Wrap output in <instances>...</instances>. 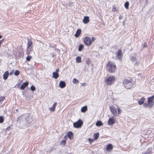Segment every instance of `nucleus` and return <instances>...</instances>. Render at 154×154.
<instances>
[{
  "instance_id": "obj_26",
  "label": "nucleus",
  "mask_w": 154,
  "mask_h": 154,
  "mask_svg": "<svg viewBox=\"0 0 154 154\" xmlns=\"http://www.w3.org/2000/svg\"><path fill=\"white\" fill-rule=\"evenodd\" d=\"M81 58L80 57H77L76 58V61L78 63H79L81 62Z\"/></svg>"
},
{
  "instance_id": "obj_45",
  "label": "nucleus",
  "mask_w": 154,
  "mask_h": 154,
  "mask_svg": "<svg viewBox=\"0 0 154 154\" xmlns=\"http://www.w3.org/2000/svg\"><path fill=\"white\" fill-rule=\"evenodd\" d=\"M2 37V36L0 35V39Z\"/></svg>"
},
{
  "instance_id": "obj_18",
  "label": "nucleus",
  "mask_w": 154,
  "mask_h": 154,
  "mask_svg": "<svg viewBox=\"0 0 154 154\" xmlns=\"http://www.w3.org/2000/svg\"><path fill=\"white\" fill-rule=\"evenodd\" d=\"M89 21V17L88 16H85L83 20V22L84 23H88Z\"/></svg>"
},
{
  "instance_id": "obj_47",
  "label": "nucleus",
  "mask_w": 154,
  "mask_h": 154,
  "mask_svg": "<svg viewBox=\"0 0 154 154\" xmlns=\"http://www.w3.org/2000/svg\"><path fill=\"white\" fill-rule=\"evenodd\" d=\"M121 17L120 16L119 17V19L120 20L121 18Z\"/></svg>"
},
{
  "instance_id": "obj_2",
  "label": "nucleus",
  "mask_w": 154,
  "mask_h": 154,
  "mask_svg": "<svg viewBox=\"0 0 154 154\" xmlns=\"http://www.w3.org/2000/svg\"><path fill=\"white\" fill-rule=\"evenodd\" d=\"M135 85V82L132 78H128L126 79V88L131 89Z\"/></svg>"
},
{
  "instance_id": "obj_30",
  "label": "nucleus",
  "mask_w": 154,
  "mask_h": 154,
  "mask_svg": "<svg viewBox=\"0 0 154 154\" xmlns=\"http://www.w3.org/2000/svg\"><path fill=\"white\" fill-rule=\"evenodd\" d=\"M73 82L74 84H78L79 83V81L75 78H74L73 80Z\"/></svg>"
},
{
  "instance_id": "obj_11",
  "label": "nucleus",
  "mask_w": 154,
  "mask_h": 154,
  "mask_svg": "<svg viewBox=\"0 0 154 154\" xmlns=\"http://www.w3.org/2000/svg\"><path fill=\"white\" fill-rule=\"evenodd\" d=\"M115 119L113 117L109 118L108 121V125H113L115 123Z\"/></svg>"
},
{
  "instance_id": "obj_31",
  "label": "nucleus",
  "mask_w": 154,
  "mask_h": 154,
  "mask_svg": "<svg viewBox=\"0 0 154 154\" xmlns=\"http://www.w3.org/2000/svg\"><path fill=\"white\" fill-rule=\"evenodd\" d=\"M32 57L31 56H29L26 57V60L27 61H29L32 58Z\"/></svg>"
},
{
  "instance_id": "obj_15",
  "label": "nucleus",
  "mask_w": 154,
  "mask_h": 154,
  "mask_svg": "<svg viewBox=\"0 0 154 154\" xmlns=\"http://www.w3.org/2000/svg\"><path fill=\"white\" fill-rule=\"evenodd\" d=\"M81 30L80 29H78L75 35V36L76 37H79L81 34Z\"/></svg>"
},
{
  "instance_id": "obj_21",
  "label": "nucleus",
  "mask_w": 154,
  "mask_h": 154,
  "mask_svg": "<svg viewBox=\"0 0 154 154\" xmlns=\"http://www.w3.org/2000/svg\"><path fill=\"white\" fill-rule=\"evenodd\" d=\"M145 99L144 97L140 99V100L138 101V103L140 105H141L143 103L145 100Z\"/></svg>"
},
{
  "instance_id": "obj_16",
  "label": "nucleus",
  "mask_w": 154,
  "mask_h": 154,
  "mask_svg": "<svg viewBox=\"0 0 154 154\" xmlns=\"http://www.w3.org/2000/svg\"><path fill=\"white\" fill-rule=\"evenodd\" d=\"M152 148L151 147L147 149L146 151L143 152L142 154H151L152 153Z\"/></svg>"
},
{
  "instance_id": "obj_37",
  "label": "nucleus",
  "mask_w": 154,
  "mask_h": 154,
  "mask_svg": "<svg viewBox=\"0 0 154 154\" xmlns=\"http://www.w3.org/2000/svg\"><path fill=\"white\" fill-rule=\"evenodd\" d=\"M117 110H118V114H120L121 112V109H120V108H119V107H118V108H117Z\"/></svg>"
},
{
  "instance_id": "obj_34",
  "label": "nucleus",
  "mask_w": 154,
  "mask_h": 154,
  "mask_svg": "<svg viewBox=\"0 0 154 154\" xmlns=\"http://www.w3.org/2000/svg\"><path fill=\"white\" fill-rule=\"evenodd\" d=\"M30 89L31 90L33 91H35L36 89L35 87L33 85H32L31 86Z\"/></svg>"
},
{
  "instance_id": "obj_10",
  "label": "nucleus",
  "mask_w": 154,
  "mask_h": 154,
  "mask_svg": "<svg viewBox=\"0 0 154 154\" xmlns=\"http://www.w3.org/2000/svg\"><path fill=\"white\" fill-rule=\"evenodd\" d=\"M59 71V69H57L55 72H53L52 73V78H54L55 79H57L59 76V75L58 73Z\"/></svg>"
},
{
  "instance_id": "obj_49",
  "label": "nucleus",
  "mask_w": 154,
  "mask_h": 154,
  "mask_svg": "<svg viewBox=\"0 0 154 154\" xmlns=\"http://www.w3.org/2000/svg\"><path fill=\"white\" fill-rule=\"evenodd\" d=\"M148 0H146V2H147Z\"/></svg>"
},
{
  "instance_id": "obj_40",
  "label": "nucleus",
  "mask_w": 154,
  "mask_h": 154,
  "mask_svg": "<svg viewBox=\"0 0 154 154\" xmlns=\"http://www.w3.org/2000/svg\"><path fill=\"white\" fill-rule=\"evenodd\" d=\"M3 41H4L3 39H2V40H1L0 41V48L1 47V44L2 43V42H3Z\"/></svg>"
},
{
  "instance_id": "obj_39",
  "label": "nucleus",
  "mask_w": 154,
  "mask_h": 154,
  "mask_svg": "<svg viewBox=\"0 0 154 154\" xmlns=\"http://www.w3.org/2000/svg\"><path fill=\"white\" fill-rule=\"evenodd\" d=\"M10 128L11 126H9L6 128V130L7 131H9L10 130Z\"/></svg>"
},
{
  "instance_id": "obj_27",
  "label": "nucleus",
  "mask_w": 154,
  "mask_h": 154,
  "mask_svg": "<svg viewBox=\"0 0 154 154\" xmlns=\"http://www.w3.org/2000/svg\"><path fill=\"white\" fill-rule=\"evenodd\" d=\"M84 45H82L81 44L80 45L79 47V48L78 49V50L79 51H82V50L84 48Z\"/></svg>"
},
{
  "instance_id": "obj_23",
  "label": "nucleus",
  "mask_w": 154,
  "mask_h": 154,
  "mask_svg": "<svg viewBox=\"0 0 154 154\" xmlns=\"http://www.w3.org/2000/svg\"><path fill=\"white\" fill-rule=\"evenodd\" d=\"M96 125L97 126H100L103 125L102 122L100 121H98L96 122Z\"/></svg>"
},
{
  "instance_id": "obj_36",
  "label": "nucleus",
  "mask_w": 154,
  "mask_h": 154,
  "mask_svg": "<svg viewBox=\"0 0 154 154\" xmlns=\"http://www.w3.org/2000/svg\"><path fill=\"white\" fill-rule=\"evenodd\" d=\"M86 62L88 65H89L91 63L90 59H87L86 61Z\"/></svg>"
},
{
  "instance_id": "obj_22",
  "label": "nucleus",
  "mask_w": 154,
  "mask_h": 154,
  "mask_svg": "<svg viewBox=\"0 0 154 154\" xmlns=\"http://www.w3.org/2000/svg\"><path fill=\"white\" fill-rule=\"evenodd\" d=\"M87 110V106H85L82 107L81 109V111L82 112H85Z\"/></svg>"
},
{
  "instance_id": "obj_35",
  "label": "nucleus",
  "mask_w": 154,
  "mask_h": 154,
  "mask_svg": "<svg viewBox=\"0 0 154 154\" xmlns=\"http://www.w3.org/2000/svg\"><path fill=\"white\" fill-rule=\"evenodd\" d=\"M129 5V3L128 2H126V8L127 9H128V6Z\"/></svg>"
},
{
  "instance_id": "obj_8",
  "label": "nucleus",
  "mask_w": 154,
  "mask_h": 154,
  "mask_svg": "<svg viewBox=\"0 0 154 154\" xmlns=\"http://www.w3.org/2000/svg\"><path fill=\"white\" fill-rule=\"evenodd\" d=\"M116 58L120 60H121L122 58L123 54L122 52V50L119 49L118 52L116 53Z\"/></svg>"
},
{
  "instance_id": "obj_3",
  "label": "nucleus",
  "mask_w": 154,
  "mask_h": 154,
  "mask_svg": "<svg viewBox=\"0 0 154 154\" xmlns=\"http://www.w3.org/2000/svg\"><path fill=\"white\" fill-rule=\"evenodd\" d=\"M148 103H145L143 104V106L145 108L148 107L151 108L153 106L154 104V95L148 98Z\"/></svg>"
},
{
  "instance_id": "obj_12",
  "label": "nucleus",
  "mask_w": 154,
  "mask_h": 154,
  "mask_svg": "<svg viewBox=\"0 0 154 154\" xmlns=\"http://www.w3.org/2000/svg\"><path fill=\"white\" fill-rule=\"evenodd\" d=\"M66 135L70 140L73 138V134L71 131H69L67 133Z\"/></svg>"
},
{
  "instance_id": "obj_24",
  "label": "nucleus",
  "mask_w": 154,
  "mask_h": 154,
  "mask_svg": "<svg viewBox=\"0 0 154 154\" xmlns=\"http://www.w3.org/2000/svg\"><path fill=\"white\" fill-rule=\"evenodd\" d=\"M118 8H117L115 5L113 6L112 9V11L113 12L117 11H118Z\"/></svg>"
},
{
  "instance_id": "obj_7",
  "label": "nucleus",
  "mask_w": 154,
  "mask_h": 154,
  "mask_svg": "<svg viewBox=\"0 0 154 154\" xmlns=\"http://www.w3.org/2000/svg\"><path fill=\"white\" fill-rule=\"evenodd\" d=\"M83 124V122L82 121L79 119L77 122L74 123H73V125L75 128H78L81 127Z\"/></svg>"
},
{
  "instance_id": "obj_1",
  "label": "nucleus",
  "mask_w": 154,
  "mask_h": 154,
  "mask_svg": "<svg viewBox=\"0 0 154 154\" xmlns=\"http://www.w3.org/2000/svg\"><path fill=\"white\" fill-rule=\"evenodd\" d=\"M107 70L110 73H113L115 72L116 67L115 63L109 61L106 66Z\"/></svg>"
},
{
  "instance_id": "obj_25",
  "label": "nucleus",
  "mask_w": 154,
  "mask_h": 154,
  "mask_svg": "<svg viewBox=\"0 0 154 154\" xmlns=\"http://www.w3.org/2000/svg\"><path fill=\"white\" fill-rule=\"evenodd\" d=\"M99 136V134L98 133H97L94 134L93 135V137L95 140L97 139Z\"/></svg>"
},
{
  "instance_id": "obj_20",
  "label": "nucleus",
  "mask_w": 154,
  "mask_h": 154,
  "mask_svg": "<svg viewBox=\"0 0 154 154\" xmlns=\"http://www.w3.org/2000/svg\"><path fill=\"white\" fill-rule=\"evenodd\" d=\"M57 103L55 102L53 104L52 106L49 108L50 111H54L55 110V108L57 106Z\"/></svg>"
},
{
  "instance_id": "obj_4",
  "label": "nucleus",
  "mask_w": 154,
  "mask_h": 154,
  "mask_svg": "<svg viewBox=\"0 0 154 154\" xmlns=\"http://www.w3.org/2000/svg\"><path fill=\"white\" fill-rule=\"evenodd\" d=\"M115 80V76L112 75L106 78L104 80V82L107 85H111L113 84Z\"/></svg>"
},
{
  "instance_id": "obj_42",
  "label": "nucleus",
  "mask_w": 154,
  "mask_h": 154,
  "mask_svg": "<svg viewBox=\"0 0 154 154\" xmlns=\"http://www.w3.org/2000/svg\"><path fill=\"white\" fill-rule=\"evenodd\" d=\"M14 71V70H13L11 72H10V75H11L12 74H13Z\"/></svg>"
},
{
  "instance_id": "obj_44",
  "label": "nucleus",
  "mask_w": 154,
  "mask_h": 154,
  "mask_svg": "<svg viewBox=\"0 0 154 154\" xmlns=\"http://www.w3.org/2000/svg\"><path fill=\"white\" fill-rule=\"evenodd\" d=\"M82 85L83 86H86L87 85V84L86 83H83L82 84Z\"/></svg>"
},
{
  "instance_id": "obj_29",
  "label": "nucleus",
  "mask_w": 154,
  "mask_h": 154,
  "mask_svg": "<svg viewBox=\"0 0 154 154\" xmlns=\"http://www.w3.org/2000/svg\"><path fill=\"white\" fill-rule=\"evenodd\" d=\"M130 59L131 60V61L133 62H134L136 60V57L134 56H132L131 57Z\"/></svg>"
},
{
  "instance_id": "obj_46",
  "label": "nucleus",
  "mask_w": 154,
  "mask_h": 154,
  "mask_svg": "<svg viewBox=\"0 0 154 154\" xmlns=\"http://www.w3.org/2000/svg\"><path fill=\"white\" fill-rule=\"evenodd\" d=\"M66 135H65V136H64V138L65 139V138H66Z\"/></svg>"
},
{
  "instance_id": "obj_14",
  "label": "nucleus",
  "mask_w": 154,
  "mask_h": 154,
  "mask_svg": "<svg viewBox=\"0 0 154 154\" xmlns=\"http://www.w3.org/2000/svg\"><path fill=\"white\" fill-rule=\"evenodd\" d=\"M113 146L112 144H109L106 146V150L108 151H109L112 150L113 149Z\"/></svg>"
},
{
  "instance_id": "obj_41",
  "label": "nucleus",
  "mask_w": 154,
  "mask_h": 154,
  "mask_svg": "<svg viewBox=\"0 0 154 154\" xmlns=\"http://www.w3.org/2000/svg\"><path fill=\"white\" fill-rule=\"evenodd\" d=\"M5 97H2L0 98V100H3L4 99H5Z\"/></svg>"
},
{
  "instance_id": "obj_33",
  "label": "nucleus",
  "mask_w": 154,
  "mask_h": 154,
  "mask_svg": "<svg viewBox=\"0 0 154 154\" xmlns=\"http://www.w3.org/2000/svg\"><path fill=\"white\" fill-rule=\"evenodd\" d=\"M4 121L3 117L2 116H0V123H2Z\"/></svg>"
},
{
  "instance_id": "obj_9",
  "label": "nucleus",
  "mask_w": 154,
  "mask_h": 154,
  "mask_svg": "<svg viewBox=\"0 0 154 154\" xmlns=\"http://www.w3.org/2000/svg\"><path fill=\"white\" fill-rule=\"evenodd\" d=\"M110 109L111 112L114 116H116L117 115V109L115 107L113 106H110Z\"/></svg>"
},
{
  "instance_id": "obj_17",
  "label": "nucleus",
  "mask_w": 154,
  "mask_h": 154,
  "mask_svg": "<svg viewBox=\"0 0 154 154\" xmlns=\"http://www.w3.org/2000/svg\"><path fill=\"white\" fill-rule=\"evenodd\" d=\"M59 85L61 88H63L66 86L65 82L63 81H61L60 82Z\"/></svg>"
},
{
  "instance_id": "obj_19",
  "label": "nucleus",
  "mask_w": 154,
  "mask_h": 154,
  "mask_svg": "<svg viewBox=\"0 0 154 154\" xmlns=\"http://www.w3.org/2000/svg\"><path fill=\"white\" fill-rule=\"evenodd\" d=\"M9 75V72L8 71H5L3 75V78L4 80L7 79Z\"/></svg>"
},
{
  "instance_id": "obj_32",
  "label": "nucleus",
  "mask_w": 154,
  "mask_h": 154,
  "mask_svg": "<svg viewBox=\"0 0 154 154\" xmlns=\"http://www.w3.org/2000/svg\"><path fill=\"white\" fill-rule=\"evenodd\" d=\"M20 73V71L18 70H17L15 71L14 73V75H15L17 76L19 75Z\"/></svg>"
},
{
  "instance_id": "obj_6",
  "label": "nucleus",
  "mask_w": 154,
  "mask_h": 154,
  "mask_svg": "<svg viewBox=\"0 0 154 154\" xmlns=\"http://www.w3.org/2000/svg\"><path fill=\"white\" fill-rule=\"evenodd\" d=\"M32 42L30 39H28L27 46V52L26 54L27 55H29L30 54V51H31L32 49Z\"/></svg>"
},
{
  "instance_id": "obj_38",
  "label": "nucleus",
  "mask_w": 154,
  "mask_h": 154,
  "mask_svg": "<svg viewBox=\"0 0 154 154\" xmlns=\"http://www.w3.org/2000/svg\"><path fill=\"white\" fill-rule=\"evenodd\" d=\"M88 140L90 143H92L94 141V140L93 139L89 138L88 139Z\"/></svg>"
},
{
  "instance_id": "obj_28",
  "label": "nucleus",
  "mask_w": 154,
  "mask_h": 154,
  "mask_svg": "<svg viewBox=\"0 0 154 154\" xmlns=\"http://www.w3.org/2000/svg\"><path fill=\"white\" fill-rule=\"evenodd\" d=\"M66 140H63L61 141L60 144L61 145L64 146L66 145Z\"/></svg>"
},
{
  "instance_id": "obj_48",
  "label": "nucleus",
  "mask_w": 154,
  "mask_h": 154,
  "mask_svg": "<svg viewBox=\"0 0 154 154\" xmlns=\"http://www.w3.org/2000/svg\"><path fill=\"white\" fill-rule=\"evenodd\" d=\"M124 6H125V4H124Z\"/></svg>"
},
{
  "instance_id": "obj_43",
  "label": "nucleus",
  "mask_w": 154,
  "mask_h": 154,
  "mask_svg": "<svg viewBox=\"0 0 154 154\" xmlns=\"http://www.w3.org/2000/svg\"><path fill=\"white\" fill-rule=\"evenodd\" d=\"M146 47H147V44H146V43H144V45L143 46L144 48Z\"/></svg>"
},
{
  "instance_id": "obj_5",
  "label": "nucleus",
  "mask_w": 154,
  "mask_h": 154,
  "mask_svg": "<svg viewBox=\"0 0 154 154\" xmlns=\"http://www.w3.org/2000/svg\"><path fill=\"white\" fill-rule=\"evenodd\" d=\"M96 40V38L94 37H92L91 39L90 38L86 37L84 38L83 41L84 44L87 46H90Z\"/></svg>"
},
{
  "instance_id": "obj_13",
  "label": "nucleus",
  "mask_w": 154,
  "mask_h": 154,
  "mask_svg": "<svg viewBox=\"0 0 154 154\" xmlns=\"http://www.w3.org/2000/svg\"><path fill=\"white\" fill-rule=\"evenodd\" d=\"M29 83L27 82H26L24 83H23L21 86L20 88L22 90H23L28 85Z\"/></svg>"
}]
</instances>
